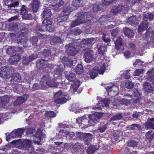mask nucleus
I'll return each mask as SVG.
<instances>
[{"mask_svg": "<svg viewBox=\"0 0 154 154\" xmlns=\"http://www.w3.org/2000/svg\"><path fill=\"white\" fill-rule=\"evenodd\" d=\"M25 130L27 137H33L34 143L38 145L41 144V139L43 136L41 130L39 128L36 131L35 127H31L30 126H27L25 129L19 128L13 131L6 136V141H9L11 139L21 137Z\"/></svg>", "mask_w": 154, "mask_h": 154, "instance_id": "1", "label": "nucleus"}, {"mask_svg": "<svg viewBox=\"0 0 154 154\" xmlns=\"http://www.w3.org/2000/svg\"><path fill=\"white\" fill-rule=\"evenodd\" d=\"M87 0H73L72 4L70 5L68 4H66L63 8V12L62 14H63V16L60 15L58 18L57 20L59 22H61L66 20L68 18V15L73 11L72 9V6L75 7H79L85 4Z\"/></svg>", "mask_w": 154, "mask_h": 154, "instance_id": "2", "label": "nucleus"}, {"mask_svg": "<svg viewBox=\"0 0 154 154\" xmlns=\"http://www.w3.org/2000/svg\"><path fill=\"white\" fill-rule=\"evenodd\" d=\"M40 82L42 89H45L48 86L51 87H60V86H59V83L56 82L54 77H51L49 75L44 76L41 79Z\"/></svg>", "mask_w": 154, "mask_h": 154, "instance_id": "3", "label": "nucleus"}, {"mask_svg": "<svg viewBox=\"0 0 154 154\" xmlns=\"http://www.w3.org/2000/svg\"><path fill=\"white\" fill-rule=\"evenodd\" d=\"M143 16V20L138 26V31L139 34H140L141 31L146 30L149 27V29L150 27L149 26V23L147 22L148 19H149L150 21H152L154 18L153 14L149 12L144 14Z\"/></svg>", "mask_w": 154, "mask_h": 154, "instance_id": "4", "label": "nucleus"}, {"mask_svg": "<svg viewBox=\"0 0 154 154\" xmlns=\"http://www.w3.org/2000/svg\"><path fill=\"white\" fill-rule=\"evenodd\" d=\"M88 14L85 12H82L78 13L77 16V19L75 21L72 22L71 26V27H75L79 24L83 23L87 20H90L92 18L91 16L89 17Z\"/></svg>", "mask_w": 154, "mask_h": 154, "instance_id": "5", "label": "nucleus"}, {"mask_svg": "<svg viewBox=\"0 0 154 154\" xmlns=\"http://www.w3.org/2000/svg\"><path fill=\"white\" fill-rule=\"evenodd\" d=\"M67 138L75 140L76 139V136L73 132H70L66 129L60 130L58 134H56V140L62 141L64 140H66Z\"/></svg>", "mask_w": 154, "mask_h": 154, "instance_id": "6", "label": "nucleus"}, {"mask_svg": "<svg viewBox=\"0 0 154 154\" xmlns=\"http://www.w3.org/2000/svg\"><path fill=\"white\" fill-rule=\"evenodd\" d=\"M154 35L148 30L146 31L143 40H141L139 42L140 47L147 48L148 45L151 44L154 40Z\"/></svg>", "mask_w": 154, "mask_h": 154, "instance_id": "7", "label": "nucleus"}, {"mask_svg": "<svg viewBox=\"0 0 154 154\" xmlns=\"http://www.w3.org/2000/svg\"><path fill=\"white\" fill-rule=\"evenodd\" d=\"M65 75L69 82L74 83V84L71 86L69 90L70 92L73 93L76 91L80 85V82L76 79L74 73H71L68 75L66 74Z\"/></svg>", "mask_w": 154, "mask_h": 154, "instance_id": "8", "label": "nucleus"}, {"mask_svg": "<svg viewBox=\"0 0 154 154\" xmlns=\"http://www.w3.org/2000/svg\"><path fill=\"white\" fill-rule=\"evenodd\" d=\"M54 102L57 104H63L70 99L69 97L59 91L54 94Z\"/></svg>", "mask_w": 154, "mask_h": 154, "instance_id": "9", "label": "nucleus"}, {"mask_svg": "<svg viewBox=\"0 0 154 154\" xmlns=\"http://www.w3.org/2000/svg\"><path fill=\"white\" fill-rule=\"evenodd\" d=\"M15 70V69L11 66L2 67L0 68V76L3 78L9 77Z\"/></svg>", "mask_w": 154, "mask_h": 154, "instance_id": "10", "label": "nucleus"}, {"mask_svg": "<svg viewBox=\"0 0 154 154\" xmlns=\"http://www.w3.org/2000/svg\"><path fill=\"white\" fill-rule=\"evenodd\" d=\"M79 46L74 43H71L67 45L65 48L68 54L70 56H73L76 54L79 50Z\"/></svg>", "mask_w": 154, "mask_h": 154, "instance_id": "11", "label": "nucleus"}, {"mask_svg": "<svg viewBox=\"0 0 154 154\" xmlns=\"http://www.w3.org/2000/svg\"><path fill=\"white\" fill-rule=\"evenodd\" d=\"M106 66L105 63H103L99 70L97 66L94 67L90 73V75L91 78L92 79L94 78L98 75V73L100 74L103 75L105 71Z\"/></svg>", "mask_w": 154, "mask_h": 154, "instance_id": "12", "label": "nucleus"}, {"mask_svg": "<svg viewBox=\"0 0 154 154\" xmlns=\"http://www.w3.org/2000/svg\"><path fill=\"white\" fill-rule=\"evenodd\" d=\"M108 95H112V96L117 94L119 88L117 85H116L115 83L106 84L104 86Z\"/></svg>", "mask_w": 154, "mask_h": 154, "instance_id": "13", "label": "nucleus"}, {"mask_svg": "<svg viewBox=\"0 0 154 154\" xmlns=\"http://www.w3.org/2000/svg\"><path fill=\"white\" fill-rule=\"evenodd\" d=\"M77 137L80 139L83 138L85 143L87 145H88L90 143L91 139L93 137V135L90 133H82L77 132L76 134Z\"/></svg>", "mask_w": 154, "mask_h": 154, "instance_id": "14", "label": "nucleus"}, {"mask_svg": "<svg viewBox=\"0 0 154 154\" xmlns=\"http://www.w3.org/2000/svg\"><path fill=\"white\" fill-rule=\"evenodd\" d=\"M98 102L97 105L98 106H97L94 107H92V109L95 110H100L101 109V106L108 107L109 106V101L107 99H103L100 98L99 100H98Z\"/></svg>", "mask_w": 154, "mask_h": 154, "instance_id": "15", "label": "nucleus"}, {"mask_svg": "<svg viewBox=\"0 0 154 154\" xmlns=\"http://www.w3.org/2000/svg\"><path fill=\"white\" fill-rule=\"evenodd\" d=\"M115 45L116 48L114 51L116 52V54H119L122 50H124L122 46V39L121 37H119L117 38L115 42Z\"/></svg>", "mask_w": 154, "mask_h": 154, "instance_id": "16", "label": "nucleus"}, {"mask_svg": "<svg viewBox=\"0 0 154 154\" xmlns=\"http://www.w3.org/2000/svg\"><path fill=\"white\" fill-rule=\"evenodd\" d=\"M79 103H73L69 106V109L72 111H75V113H78L82 112L83 109L91 108V107L89 106L78 109L79 108Z\"/></svg>", "mask_w": 154, "mask_h": 154, "instance_id": "17", "label": "nucleus"}, {"mask_svg": "<svg viewBox=\"0 0 154 154\" xmlns=\"http://www.w3.org/2000/svg\"><path fill=\"white\" fill-rule=\"evenodd\" d=\"M32 141L31 140L26 139L24 142L23 147L25 149L30 153L34 152V148L32 146Z\"/></svg>", "mask_w": 154, "mask_h": 154, "instance_id": "18", "label": "nucleus"}, {"mask_svg": "<svg viewBox=\"0 0 154 154\" xmlns=\"http://www.w3.org/2000/svg\"><path fill=\"white\" fill-rule=\"evenodd\" d=\"M93 52L90 50H86L84 54V58L85 61L87 63L90 62L93 59Z\"/></svg>", "mask_w": 154, "mask_h": 154, "instance_id": "19", "label": "nucleus"}, {"mask_svg": "<svg viewBox=\"0 0 154 154\" xmlns=\"http://www.w3.org/2000/svg\"><path fill=\"white\" fill-rule=\"evenodd\" d=\"M22 47H15L14 46H11L6 49V52L9 55H16V52H19L22 49Z\"/></svg>", "mask_w": 154, "mask_h": 154, "instance_id": "20", "label": "nucleus"}, {"mask_svg": "<svg viewBox=\"0 0 154 154\" xmlns=\"http://www.w3.org/2000/svg\"><path fill=\"white\" fill-rule=\"evenodd\" d=\"M76 122L85 125H86L87 123H91L88 115H85L81 117L78 118L76 119Z\"/></svg>", "mask_w": 154, "mask_h": 154, "instance_id": "21", "label": "nucleus"}, {"mask_svg": "<svg viewBox=\"0 0 154 154\" xmlns=\"http://www.w3.org/2000/svg\"><path fill=\"white\" fill-rule=\"evenodd\" d=\"M124 97H125L124 98H123L121 101V103L122 104H125L126 105H128L130 104V101L132 100L134 101V102L135 103L137 102V100L131 99L132 97L129 94H126L124 95Z\"/></svg>", "mask_w": 154, "mask_h": 154, "instance_id": "22", "label": "nucleus"}, {"mask_svg": "<svg viewBox=\"0 0 154 154\" xmlns=\"http://www.w3.org/2000/svg\"><path fill=\"white\" fill-rule=\"evenodd\" d=\"M14 112L13 110L11 109L9 111H8L6 113H0V123L3 120H6L9 119Z\"/></svg>", "mask_w": 154, "mask_h": 154, "instance_id": "23", "label": "nucleus"}, {"mask_svg": "<svg viewBox=\"0 0 154 154\" xmlns=\"http://www.w3.org/2000/svg\"><path fill=\"white\" fill-rule=\"evenodd\" d=\"M29 97V95L27 94H24L23 97H19L14 102V106L21 105Z\"/></svg>", "mask_w": 154, "mask_h": 154, "instance_id": "24", "label": "nucleus"}, {"mask_svg": "<svg viewBox=\"0 0 154 154\" xmlns=\"http://www.w3.org/2000/svg\"><path fill=\"white\" fill-rule=\"evenodd\" d=\"M95 38H91L84 39L82 40L80 44L81 47H84L85 45L94 44V43Z\"/></svg>", "mask_w": 154, "mask_h": 154, "instance_id": "25", "label": "nucleus"}, {"mask_svg": "<svg viewBox=\"0 0 154 154\" xmlns=\"http://www.w3.org/2000/svg\"><path fill=\"white\" fill-rule=\"evenodd\" d=\"M128 9V7H125L123 6H114L112 7L111 10V12L114 15L116 14L118 12L121 11H124L125 10L126 11H127V10Z\"/></svg>", "mask_w": 154, "mask_h": 154, "instance_id": "26", "label": "nucleus"}, {"mask_svg": "<svg viewBox=\"0 0 154 154\" xmlns=\"http://www.w3.org/2000/svg\"><path fill=\"white\" fill-rule=\"evenodd\" d=\"M54 69L56 70L54 71L55 75H54V78H56V79H61V75L63 71V68L60 67L58 66H54Z\"/></svg>", "mask_w": 154, "mask_h": 154, "instance_id": "27", "label": "nucleus"}, {"mask_svg": "<svg viewBox=\"0 0 154 154\" xmlns=\"http://www.w3.org/2000/svg\"><path fill=\"white\" fill-rule=\"evenodd\" d=\"M40 0H33L31 5L32 10L33 13H36L37 12L38 8L41 4Z\"/></svg>", "mask_w": 154, "mask_h": 154, "instance_id": "28", "label": "nucleus"}, {"mask_svg": "<svg viewBox=\"0 0 154 154\" xmlns=\"http://www.w3.org/2000/svg\"><path fill=\"white\" fill-rule=\"evenodd\" d=\"M36 63L37 65H39L44 68L48 67H51L52 66V65L48 63V60L42 59H38Z\"/></svg>", "mask_w": 154, "mask_h": 154, "instance_id": "29", "label": "nucleus"}, {"mask_svg": "<svg viewBox=\"0 0 154 154\" xmlns=\"http://www.w3.org/2000/svg\"><path fill=\"white\" fill-rule=\"evenodd\" d=\"M88 116H89L91 122L92 121L94 123H96L99 119L100 118V116L98 112H95L94 113L90 114L88 115Z\"/></svg>", "mask_w": 154, "mask_h": 154, "instance_id": "30", "label": "nucleus"}, {"mask_svg": "<svg viewBox=\"0 0 154 154\" xmlns=\"http://www.w3.org/2000/svg\"><path fill=\"white\" fill-rule=\"evenodd\" d=\"M97 48L98 53L100 55H103L107 51L106 45L103 44L98 45Z\"/></svg>", "mask_w": 154, "mask_h": 154, "instance_id": "31", "label": "nucleus"}, {"mask_svg": "<svg viewBox=\"0 0 154 154\" xmlns=\"http://www.w3.org/2000/svg\"><path fill=\"white\" fill-rule=\"evenodd\" d=\"M9 101V98L8 95H5L0 97V108L7 103Z\"/></svg>", "mask_w": 154, "mask_h": 154, "instance_id": "32", "label": "nucleus"}, {"mask_svg": "<svg viewBox=\"0 0 154 154\" xmlns=\"http://www.w3.org/2000/svg\"><path fill=\"white\" fill-rule=\"evenodd\" d=\"M61 58L62 62L64 66H70L72 64V61L71 59H70L66 57Z\"/></svg>", "mask_w": 154, "mask_h": 154, "instance_id": "33", "label": "nucleus"}, {"mask_svg": "<svg viewBox=\"0 0 154 154\" xmlns=\"http://www.w3.org/2000/svg\"><path fill=\"white\" fill-rule=\"evenodd\" d=\"M154 118L149 119L146 124V128L147 129H154Z\"/></svg>", "mask_w": 154, "mask_h": 154, "instance_id": "34", "label": "nucleus"}, {"mask_svg": "<svg viewBox=\"0 0 154 154\" xmlns=\"http://www.w3.org/2000/svg\"><path fill=\"white\" fill-rule=\"evenodd\" d=\"M52 15L50 9L46 8L43 11L42 14V16L45 18H50Z\"/></svg>", "mask_w": 154, "mask_h": 154, "instance_id": "35", "label": "nucleus"}, {"mask_svg": "<svg viewBox=\"0 0 154 154\" xmlns=\"http://www.w3.org/2000/svg\"><path fill=\"white\" fill-rule=\"evenodd\" d=\"M128 22L132 26L137 25L139 22L136 17H130L128 19Z\"/></svg>", "mask_w": 154, "mask_h": 154, "instance_id": "36", "label": "nucleus"}, {"mask_svg": "<svg viewBox=\"0 0 154 154\" xmlns=\"http://www.w3.org/2000/svg\"><path fill=\"white\" fill-rule=\"evenodd\" d=\"M123 32L125 35L128 38H131L133 37L134 34L132 30L127 27L124 29Z\"/></svg>", "mask_w": 154, "mask_h": 154, "instance_id": "37", "label": "nucleus"}, {"mask_svg": "<svg viewBox=\"0 0 154 154\" xmlns=\"http://www.w3.org/2000/svg\"><path fill=\"white\" fill-rule=\"evenodd\" d=\"M37 55L33 54L27 57H25L24 59V63L25 64H27L32 61L36 59L37 57Z\"/></svg>", "mask_w": 154, "mask_h": 154, "instance_id": "38", "label": "nucleus"}, {"mask_svg": "<svg viewBox=\"0 0 154 154\" xmlns=\"http://www.w3.org/2000/svg\"><path fill=\"white\" fill-rule=\"evenodd\" d=\"M17 42L18 44L22 45L23 47L26 48L27 46L26 41L24 39L23 37H18L17 38Z\"/></svg>", "mask_w": 154, "mask_h": 154, "instance_id": "39", "label": "nucleus"}, {"mask_svg": "<svg viewBox=\"0 0 154 154\" xmlns=\"http://www.w3.org/2000/svg\"><path fill=\"white\" fill-rule=\"evenodd\" d=\"M98 149V147L97 145H90L87 149V153L88 154H93Z\"/></svg>", "mask_w": 154, "mask_h": 154, "instance_id": "40", "label": "nucleus"}, {"mask_svg": "<svg viewBox=\"0 0 154 154\" xmlns=\"http://www.w3.org/2000/svg\"><path fill=\"white\" fill-rule=\"evenodd\" d=\"M50 44L51 45H54L57 43H61L62 42V40L59 37H55L52 38L50 40Z\"/></svg>", "mask_w": 154, "mask_h": 154, "instance_id": "41", "label": "nucleus"}, {"mask_svg": "<svg viewBox=\"0 0 154 154\" xmlns=\"http://www.w3.org/2000/svg\"><path fill=\"white\" fill-rule=\"evenodd\" d=\"M128 130H140L141 129V127L140 125L137 124H133L131 125H128L126 127Z\"/></svg>", "mask_w": 154, "mask_h": 154, "instance_id": "42", "label": "nucleus"}, {"mask_svg": "<svg viewBox=\"0 0 154 154\" xmlns=\"http://www.w3.org/2000/svg\"><path fill=\"white\" fill-rule=\"evenodd\" d=\"M21 59L20 56L17 54L14 55L13 58H11L10 60V62L11 64H14L17 63Z\"/></svg>", "mask_w": 154, "mask_h": 154, "instance_id": "43", "label": "nucleus"}, {"mask_svg": "<svg viewBox=\"0 0 154 154\" xmlns=\"http://www.w3.org/2000/svg\"><path fill=\"white\" fill-rule=\"evenodd\" d=\"M146 139L148 140L149 142H150L152 139H154V133L152 131H149L147 132L145 135Z\"/></svg>", "mask_w": 154, "mask_h": 154, "instance_id": "44", "label": "nucleus"}, {"mask_svg": "<svg viewBox=\"0 0 154 154\" xmlns=\"http://www.w3.org/2000/svg\"><path fill=\"white\" fill-rule=\"evenodd\" d=\"M75 70L76 74H80L83 72L84 69L81 64H78L75 67Z\"/></svg>", "mask_w": 154, "mask_h": 154, "instance_id": "45", "label": "nucleus"}, {"mask_svg": "<svg viewBox=\"0 0 154 154\" xmlns=\"http://www.w3.org/2000/svg\"><path fill=\"white\" fill-rule=\"evenodd\" d=\"M11 80L14 82H20L21 80V77L18 73H15L13 75Z\"/></svg>", "mask_w": 154, "mask_h": 154, "instance_id": "46", "label": "nucleus"}, {"mask_svg": "<svg viewBox=\"0 0 154 154\" xmlns=\"http://www.w3.org/2000/svg\"><path fill=\"white\" fill-rule=\"evenodd\" d=\"M146 74L148 79H154V68L149 71Z\"/></svg>", "mask_w": 154, "mask_h": 154, "instance_id": "47", "label": "nucleus"}, {"mask_svg": "<svg viewBox=\"0 0 154 154\" xmlns=\"http://www.w3.org/2000/svg\"><path fill=\"white\" fill-rule=\"evenodd\" d=\"M138 142L134 140H130L128 141L127 143L128 146L134 148L136 147L138 145Z\"/></svg>", "mask_w": 154, "mask_h": 154, "instance_id": "48", "label": "nucleus"}, {"mask_svg": "<svg viewBox=\"0 0 154 154\" xmlns=\"http://www.w3.org/2000/svg\"><path fill=\"white\" fill-rule=\"evenodd\" d=\"M130 71V70L124 71L123 72V74L121 73L120 75L122 77L125 79H129L130 77V75L129 72Z\"/></svg>", "mask_w": 154, "mask_h": 154, "instance_id": "49", "label": "nucleus"}, {"mask_svg": "<svg viewBox=\"0 0 154 154\" xmlns=\"http://www.w3.org/2000/svg\"><path fill=\"white\" fill-rule=\"evenodd\" d=\"M19 5V2L16 1L12 2L11 5H8L7 7L8 9H11L12 8H15L18 7Z\"/></svg>", "mask_w": 154, "mask_h": 154, "instance_id": "50", "label": "nucleus"}, {"mask_svg": "<svg viewBox=\"0 0 154 154\" xmlns=\"http://www.w3.org/2000/svg\"><path fill=\"white\" fill-rule=\"evenodd\" d=\"M100 125V126L98 129L97 131L99 132L102 133L106 129L107 127L106 125L103 123H101Z\"/></svg>", "mask_w": 154, "mask_h": 154, "instance_id": "51", "label": "nucleus"}, {"mask_svg": "<svg viewBox=\"0 0 154 154\" xmlns=\"http://www.w3.org/2000/svg\"><path fill=\"white\" fill-rule=\"evenodd\" d=\"M52 23V21L50 19H45L43 21L42 25L44 26H47L51 25Z\"/></svg>", "mask_w": 154, "mask_h": 154, "instance_id": "52", "label": "nucleus"}, {"mask_svg": "<svg viewBox=\"0 0 154 154\" xmlns=\"http://www.w3.org/2000/svg\"><path fill=\"white\" fill-rule=\"evenodd\" d=\"M144 63V62L142 61L139 59H137L135 60V61L133 63V65L134 66H141Z\"/></svg>", "mask_w": 154, "mask_h": 154, "instance_id": "53", "label": "nucleus"}, {"mask_svg": "<svg viewBox=\"0 0 154 154\" xmlns=\"http://www.w3.org/2000/svg\"><path fill=\"white\" fill-rule=\"evenodd\" d=\"M122 117L121 114H119L111 118L110 119L111 121L117 120L121 119Z\"/></svg>", "mask_w": 154, "mask_h": 154, "instance_id": "54", "label": "nucleus"}, {"mask_svg": "<svg viewBox=\"0 0 154 154\" xmlns=\"http://www.w3.org/2000/svg\"><path fill=\"white\" fill-rule=\"evenodd\" d=\"M125 85L126 88L131 89L133 87L134 85L131 81L128 80L125 83Z\"/></svg>", "mask_w": 154, "mask_h": 154, "instance_id": "55", "label": "nucleus"}, {"mask_svg": "<svg viewBox=\"0 0 154 154\" xmlns=\"http://www.w3.org/2000/svg\"><path fill=\"white\" fill-rule=\"evenodd\" d=\"M100 9V5H99L98 3H95L94 5L92 8V10L94 12L97 11Z\"/></svg>", "mask_w": 154, "mask_h": 154, "instance_id": "56", "label": "nucleus"}, {"mask_svg": "<svg viewBox=\"0 0 154 154\" xmlns=\"http://www.w3.org/2000/svg\"><path fill=\"white\" fill-rule=\"evenodd\" d=\"M45 116L49 117L52 118L56 116L55 113L53 111L47 112L45 113Z\"/></svg>", "mask_w": 154, "mask_h": 154, "instance_id": "57", "label": "nucleus"}, {"mask_svg": "<svg viewBox=\"0 0 154 154\" xmlns=\"http://www.w3.org/2000/svg\"><path fill=\"white\" fill-rule=\"evenodd\" d=\"M102 39L103 41L106 43L109 42L110 41V39L108 35L104 33L103 34Z\"/></svg>", "mask_w": 154, "mask_h": 154, "instance_id": "58", "label": "nucleus"}, {"mask_svg": "<svg viewBox=\"0 0 154 154\" xmlns=\"http://www.w3.org/2000/svg\"><path fill=\"white\" fill-rule=\"evenodd\" d=\"M106 16L104 15L99 18V21L101 24H104V23L107 22L108 20L106 18Z\"/></svg>", "mask_w": 154, "mask_h": 154, "instance_id": "59", "label": "nucleus"}, {"mask_svg": "<svg viewBox=\"0 0 154 154\" xmlns=\"http://www.w3.org/2000/svg\"><path fill=\"white\" fill-rule=\"evenodd\" d=\"M20 11V14L23 15V16L28 13L25 8V6L24 5H22Z\"/></svg>", "mask_w": 154, "mask_h": 154, "instance_id": "60", "label": "nucleus"}, {"mask_svg": "<svg viewBox=\"0 0 154 154\" xmlns=\"http://www.w3.org/2000/svg\"><path fill=\"white\" fill-rule=\"evenodd\" d=\"M51 51L49 49H45L42 52V54L45 57L49 56L51 54Z\"/></svg>", "mask_w": 154, "mask_h": 154, "instance_id": "61", "label": "nucleus"}, {"mask_svg": "<svg viewBox=\"0 0 154 154\" xmlns=\"http://www.w3.org/2000/svg\"><path fill=\"white\" fill-rule=\"evenodd\" d=\"M30 40L33 45H35L38 42V38L36 36H33L30 38Z\"/></svg>", "mask_w": 154, "mask_h": 154, "instance_id": "62", "label": "nucleus"}, {"mask_svg": "<svg viewBox=\"0 0 154 154\" xmlns=\"http://www.w3.org/2000/svg\"><path fill=\"white\" fill-rule=\"evenodd\" d=\"M116 0H104L103 2L102 3L103 5H107L110 4L114 2Z\"/></svg>", "mask_w": 154, "mask_h": 154, "instance_id": "63", "label": "nucleus"}, {"mask_svg": "<svg viewBox=\"0 0 154 154\" xmlns=\"http://www.w3.org/2000/svg\"><path fill=\"white\" fill-rule=\"evenodd\" d=\"M143 69H137L133 74L134 76H138L143 72Z\"/></svg>", "mask_w": 154, "mask_h": 154, "instance_id": "64", "label": "nucleus"}]
</instances>
